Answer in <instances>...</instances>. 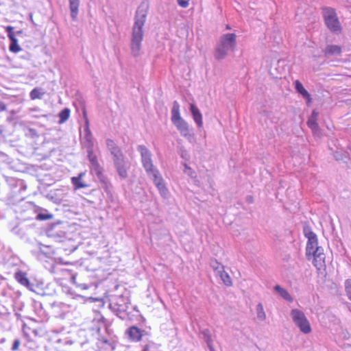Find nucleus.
<instances>
[{
  "instance_id": "obj_1",
  "label": "nucleus",
  "mask_w": 351,
  "mask_h": 351,
  "mask_svg": "<svg viewBox=\"0 0 351 351\" xmlns=\"http://www.w3.org/2000/svg\"><path fill=\"white\" fill-rule=\"evenodd\" d=\"M82 143L87 149L88 160L90 162V173L100 182L101 187L106 191L108 189V178L103 172V167L98 162L96 155L93 153L94 138L88 126V121L86 119L83 128Z\"/></svg>"
},
{
  "instance_id": "obj_2",
  "label": "nucleus",
  "mask_w": 351,
  "mask_h": 351,
  "mask_svg": "<svg viewBox=\"0 0 351 351\" xmlns=\"http://www.w3.org/2000/svg\"><path fill=\"white\" fill-rule=\"evenodd\" d=\"M137 152L140 154L141 157V164L144 168L145 173L147 177L154 182L155 187L159 191L160 195L162 198L167 199L169 196V192L165 185V180L162 178V174L158 168L153 164L152 154L145 147V145H139L137 146Z\"/></svg>"
},
{
  "instance_id": "obj_3",
  "label": "nucleus",
  "mask_w": 351,
  "mask_h": 351,
  "mask_svg": "<svg viewBox=\"0 0 351 351\" xmlns=\"http://www.w3.org/2000/svg\"><path fill=\"white\" fill-rule=\"evenodd\" d=\"M92 331L97 351H113L115 349L116 337L104 317L98 319L97 325L93 327Z\"/></svg>"
},
{
  "instance_id": "obj_4",
  "label": "nucleus",
  "mask_w": 351,
  "mask_h": 351,
  "mask_svg": "<svg viewBox=\"0 0 351 351\" xmlns=\"http://www.w3.org/2000/svg\"><path fill=\"white\" fill-rule=\"evenodd\" d=\"M147 3L143 2L138 6L134 16V23L132 28V38H130V51L134 57L140 55L143 38V27L145 25L147 15Z\"/></svg>"
},
{
  "instance_id": "obj_5",
  "label": "nucleus",
  "mask_w": 351,
  "mask_h": 351,
  "mask_svg": "<svg viewBox=\"0 0 351 351\" xmlns=\"http://www.w3.org/2000/svg\"><path fill=\"white\" fill-rule=\"evenodd\" d=\"M303 234L308 239L306 244V257L313 258V264L317 269L325 266V254L322 247L317 245V237L308 226H303Z\"/></svg>"
},
{
  "instance_id": "obj_6",
  "label": "nucleus",
  "mask_w": 351,
  "mask_h": 351,
  "mask_svg": "<svg viewBox=\"0 0 351 351\" xmlns=\"http://www.w3.org/2000/svg\"><path fill=\"white\" fill-rule=\"evenodd\" d=\"M4 179L8 187L7 199L9 203L15 205L22 202L26 197L27 185L24 180L9 176H5Z\"/></svg>"
},
{
  "instance_id": "obj_7",
  "label": "nucleus",
  "mask_w": 351,
  "mask_h": 351,
  "mask_svg": "<svg viewBox=\"0 0 351 351\" xmlns=\"http://www.w3.org/2000/svg\"><path fill=\"white\" fill-rule=\"evenodd\" d=\"M108 308L117 316L122 320L129 319L130 309L132 306L130 304V297L128 293L122 295H112L110 297Z\"/></svg>"
},
{
  "instance_id": "obj_8",
  "label": "nucleus",
  "mask_w": 351,
  "mask_h": 351,
  "mask_svg": "<svg viewBox=\"0 0 351 351\" xmlns=\"http://www.w3.org/2000/svg\"><path fill=\"white\" fill-rule=\"evenodd\" d=\"M237 36L233 33L223 34L216 43L214 58L217 60H223L229 53L233 52L237 47Z\"/></svg>"
},
{
  "instance_id": "obj_9",
  "label": "nucleus",
  "mask_w": 351,
  "mask_h": 351,
  "mask_svg": "<svg viewBox=\"0 0 351 351\" xmlns=\"http://www.w3.org/2000/svg\"><path fill=\"white\" fill-rule=\"evenodd\" d=\"M171 121L175 127H176L180 134L189 141V142L193 143L194 141V135L190 132L189 125L187 124V122L180 117V104L177 101H174L173 103H172Z\"/></svg>"
},
{
  "instance_id": "obj_10",
  "label": "nucleus",
  "mask_w": 351,
  "mask_h": 351,
  "mask_svg": "<svg viewBox=\"0 0 351 351\" xmlns=\"http://www.w3.org/2000/svg\"><path fill=\"white\" fill-rule=\"evenodd\" d=\"M14 279H16V282L21 284V286L27 288L32 292L41 295L46 294L42 288L43 287V282L34 283V281H31L30 279L27 278L26 272L19 271L14 273Z\"/></svg>"
},
{
  "instance_id": "obj_11",
  "label": "nucleus",
  "mask_w": 351,
  "mask_h": 351,
  "mask_svg": "<svg viewBox=\"0 0 351 351\" xmlns=\"http://www.w3.org/2000/svg\"><path fill=\"white\" fill-rule=\"evenodd\" d=\"M325 25L334 34H339L341 32V25L337 18L335 9L326 7L322 9Z\"/></svg>"
},
{
  "instance_id": "obj_12",
  "label": "nucleus",
  "mask_w": 351,
  "mask_h": 351,
  "mask_svg": "<svg viewBox=\"0 0 351 351\" xmlns=\"http://www.w3.org/2000/svg\"><path fill=\"white\" fill-rule=\"evenodd\" d=\"M290 316L292 318L293 324L299 328L300 331L307 335L312 331L310 322L302 311L298 308H293L290 311Z\"/></svg>"
},
{
  "instance_id": "obj_13",
  "label": "nucleus",
  "mask_w": 351,
  "mask_h": 351,
  "mask_svg": "<svg viewBox=\"0 0 351 351\" xmlns=\"http://www.w3.org/2000/svg\"><path fill=\"white\" fill-rule=\"evenodd\" d=\"M21 205L16 207L14 211L19 215V219L22 221H28L34 219V214L39 210V206L34 204L32 202H21Z\"/></svg>"
},
{
  "instance_id": "obj_14",
  "label": "nucleus",
  "mask_w": 351,
  "mask_h": 351,
  "mask_svg": "<svg viewBox=\"0 0 351 351\" xmlns=\"http://www.w3.org/2000/svg\"><path fill=\"white\" fill-rule=\"evenodd\" d=\"M66 331L64 327H56L49 329L46 332L47 340L51 341V343L61 345H71L72 341L69 340L66 337Z\"/></svg>"
},
{
  "instance_id": "obj_15",
  "label": "nucleus",
  "mask_w": 351,
  "mask_h": 351,
  "mask_svg": "<svg viewBox=\"0 0 351 351\" xmlns=\"http://www.w3.org/2000/svg\"><path fill=\"white\" fill-rule=\"evenodd\" d=\"M106 145H107L108 150L110 152V155H112L113 162L125 160L121 147L113 140L107 138L106 140Z\"/></svg>"
},
{
  "instance_id": "obj_16",
  "label": "nucleus",
  "mask_w": 351,
  "mask_h": 351,
  "mask_svg": "<svg viewBox=\"0 0 351 351\" xmlns=\"http://www.w3.org/2000/svg\"><path fill=\"white\" fill-rule=\"evenodd\" d=\"M5 31L7 33V36H8V38L10 40V51L14 53L21 52L22 49L17 43V39L15 37L14 32V27L12 26H8L5 28Z\"/></svg>"
},
{
  "instance_id": "obj_17",
  "label": "nucleus",
  "mask_w": 351,
  "mask_h": 351,
  "mask_svg": "<svg viewBox=\"0 0 351 351\" xmlns=\"http://www.w3.org/2000/svg\"><path fill=\"white\" fill-rule=\"evenodd\" d=\"M47 236L56 242H64L66 241V233L58 228V225H53L47 230Z\"/></svg>"
},
{
  "instance_id": "obj_18",
  "label": "nucleus",
  "mask_w": 351,
  "mask_h": 351,
  "mask_svg": "<svg viewBox=\"0 0 351 351\" xmlns=\"http://www.w3.org/2000/svg\"><path fill=\"white\" fill-rule=\"evenodd\" d=\"M86 175L85 172L79 173L77 176L71 178V184L73 186V189L75 190L86 189L88 187V184L85 183L82 179Z\"/></svg>"
},
{
  "instance_id": "obj_19",
  "label": "nucleus",
  "mask_w": 351,
  "mask_h": 351,
  "mask_svg": "<svg viewBox=\"0 0 351 351\" xmlns=\"http://www.w3.org/2000/svg\"><path fill=\"white\" fill-rule=\"evenodd\" d=\"M189 111H191L192 118H193L197 127L201 128L202 127V115L199 108L195 104H191L189 105Z\"/></svg>"
},
{
  "instance_id": "obj_20",
  "label": "nucleus",
  "mask_w": 351,
  "mask_h": 351,
  "mask_svg": "<svg viewBox=\"0 0 351 351\" xmlns=\"http://www.w3.org/2000/svg\"><path fill=\"white\" fill-rule=\"evenodd\" d=\"M342 53V49L337 45H328L324 50V56L326 58L339 56Z\"/></svg>"
},
{
  "instance_id": "obj_21",
  "label": "nucleus",
  "mask_w": 351,
  "mask_h": 351,
  "mask_svg": "<svg viewBox=\"0 0 351 351\" xmlns=\"http://www.w3.org/2000/svg\"><path fill=\"white\" fill-rule=\"evenodd\" d=\"M295 91L299 93L300 95H302V98L306 101V104H309L312 102V97H311V95L303 87V85L299 80H295Z\"/></svg>"
},
{
  "instance_id": "obj_22",
  "label": "nucleus",
  "mask_w": 351,
  "mask_h": 351,
  "mask_svg": "<svg viewBox=\"0 0 351 351\" xmlns=\"http://www.w3.org/2000/svg\"><path fill=\"white\" fill-rule=\"evenodd\" d=\"M114 168L117 169L118 176L120 178L125 179L128 178V167H126V162L125 161L113 162Z\"/></svg>"
},
{
  "instance_id": "obj_23",
  "label": "nucleus",
  "mask_w": 351,
  "mask_h": 351,
  "mask_svg": "<svg viewBox=\"0 0 351 351\" xmlns=\"http://www.w3.org/2000/svg\"><path fill=\"white\" fill-rule=\"evenodd\" d=\"M80 5V0H69V9H70L71 19L73 21L77 20Z\"/></svg>"
},
{
  "instance_id": "obj_24",
  "label": "nucleus",
  "mask_w": 351,
  "mask_h": 351,
  "mask_svg": "<svg viewBox=\"0 0 351 351\" xmlns=\"http://www.w3.org/2000/svg\"><path fill=\"white\" fill-rule=\"evenodd\" d=\"M143 331L136 326H131L127 330L128 336H129L130 340L134 342L139 341L142 338Z\"/></svg>"
},
{
  "instance_id": "obj_25",
  "label": "nucleus",
  "mask_w": 351,
  "mask_h": 351,
  "mask_svg": "<svg viewBox=\"0 0 351 351\" xmlns=\"http://www.w3.org/2000/svg\"><path fill=\"white\" fill-rule=\"evenodd\" d=\"M53 217L51 213H49L46 209L39 208V210L34 214V219L39 221H44L51 219Z\"/></svg>"
},
{
  "instance_id": "obj_26",
  "label": "nucleus",
  "mask_w": 351,
  "mask_h": 351,
  "mask_svg": "<svg viewBox=\"0 0 351 351\" xmlns=\"http://www.w3.org/2000/svg\"><path fill=\"white\" fill-rule=\"evenodd\" d=\"M274 291L284 300L290 303L293 302V297H291L290 293H289L287 290H286L285 288L280 287L278 285H276V286L274 287Z\"/></svg>"
},
{
  "instance_id": "obj_27",
  "label": "nucleus",
  "mask_w": 351,
  "mask_h": 351,
  "mask_svg": "<svg viewBox=\"0 0 351 351\" xmlns=\"http://www.w3.org/2000/svg\"><path fill=\"white\" fill-rule=\"evenodd\" d=\"M32 112V117L33 118H44L47 120H49L52 118V115L51 114H41V110L39 108H32L30 110Z\"/></svg>"
},
{
  "instance_id": "obj_28",
  "label": "nucleus",
  "mask_w": 351,
  "mask_h": 351,
  "mask_svg": "<svg viewBox=\"0 0 351 351\" xmlns=\"http://www.w3.org/2000/svg\"><path fill=\"white\" fill-rule=\"evenodd\" d=\"M217 275L221 278V281H223L224 285L230 286L232 285L231 278L224 270L216 272Z\"/></svg>"
},
{
  "instance_id": "obj_29",
  "label": "nucleus",
  "mask_w": 351,
  "mask_h": 351,
  "mask_svg": "<svg viewBox=\"0 0 351 351\" xmlns=\"http://www.w3.org/2000/svg\"><path fill=\"white\" fill-rule=\"evenodd\" d=\"M71 114V110L69 108H65L60 111L58 114L59 117V123H64L69 118V114Z\"/></svg>"
},
{
  "instance_id": "obj_30",
  "label": "nucleus",
  "mask_w": 351,
  "mask_h": 351,
  "mask_svg": "<svg viewBox=\"0 0 351 351\" xmlns=\"http://www.w3.org/2000/svg\"><path fill=\"white\" fill-rule=\"evenodd\" d=\"M256 317L260 321H265L266 319V314L263 309V306L261 303L256 304Z\"/></svg>"
},
{
  "instance_id": "obj_31",
  "label": "nucleus",
  "mask_w": 351,
  "mask_h": 351,
  "mask_svg": "<svg viewBox=\"0 0 351 351\" xmlns=\"http://www.w3.org/2000/svg\"><path fill=\"white\" fill-rule=\"evenodd\" d=\"M308 127L311 129L313 133L315 134L318 130H319V128L318 127L317 122H316V119L314 117L309 118L307 121Z\"/></svg>"
},
{
  "instance_id": "obj_32",
  "label": "nucleus",
  "mask_w": 351,
  "mask_h": 351,
  "mask_svg": "<svg viewBox=\"0 0 351 351\" xmlns=\"http://www.w3.org/2000/svg\"><path fill=\"white\" fill-rule=\"evenodd\" d=\"M43 95V93L41 92V89L39 88H34L30 92V98L32 100L40 99Z\"/></svg>"
},
{
  "instance_id": "obj_33",
  "label": "nucleus",
  "mask_w": 351,
  "mask_h": 351,
  "mask_svg": "<svg viewBox=\"0 0 351 351\" xmlns=\"http://www.w3.org/2000/svg\"><path fill=\"white\" fill-rule=\"evenodd\" d=\"M345 293H346L347 298L351 302V280L346 279L344 282Z\"/></svg>"
},
{
  "instance_id": "obj_34",
  "label": "nucleus",
  "mask_w": 351,
  "mask_h": 351,
  "mask_svg": "<svg viewBox=\"0 0 351 351\" xmlns=\"http://www.w3.org/2000/svg\"><path fill=\"white\" fill-rule=\"evenodd\" d=\"M210 266L212 269H213L215 272H219L221 271H224L223 265L217 261V260H213L210 263Z\"/></svg>"
},
{
  "instance_id": "obj_35",
  "label": "nucleus",
  "mask_w": 351,
  "mask_h": 351,
  "mask_svg": "<svg viewBox=\"0 0 351 351\" xmlns=\"http://www.w3.org/2000/svg\"><path fill=\"white\" fill-rule=\"evenodd\" d=\"M0 162L10 165L12 163V158L0 151Z\"/></svg>"
},
{
  "instance_id": "obj_36",
  "label": "nucleus",
  "mask_w": 351,
  "mask_h": 351,
  "mask_svg": "<svg viewBox=\"0 0 351 351\" xmlns=\"http://www.w3.org/2000/svg\"><path fill=\"white\" fill-rule=\"evenodd\" d=\"M202 335H203V339L206 343H212L211 333L209 330L204 329V330L202 331Z\"/></svg>"
},
{
  "instance_id": "obj_37",
  "label": "nucleus",
  "mask_w": 351,
  "mask_h": 351,
  "mask_svg": "<svg viewBox=\"0 0 351 351\" xmlns=\"http://www.w3.org/2000/svg\"><path fill=\"white\" fill-rule=\"evenodd\" d=\"M11 232H13L14 235H16L21 238H23L25 237L24 231L18 226L12 228Z\"/></svg>"
},
{
  "instance_id": "obj_38",
  "label": "nucleus",
  "mask_w": 351,
  "mask_h": 351,
  "mask_svg": "<svg viewBox=\"0 0 351 351\" xmlns=\"http://www.w3.org/2000/svg\"><path fill=\"white\" fill-rule=\"evenodd\" d=\"M184 173L189 175V176H190L191 178L195 176L194 171H192V169L191 167H189V166H188L186 165V163H184Z\"/></svg>"
},
{
  "instance_id": "obj_39",
  "label": "nucleus",
  "mask_w": 351,
  "mask_h": 351,
  "mask_svg": "<svg viewBox=\"0 0 351 351\" xmlns=\"http://www.w3.org/2000/svg\"><path fill=\"white\" fill-rule=\"evenodd\" d=\"M26 136H29L34 138L37 137L38 135L37 134L36 130L33 128H28L26 132Z\"/></svg>"
},
{
  "instance_id": "obj_40",
  "label": "nucleus",
  "mask_w": 351,
  "mask_h": 351,
  "mask_svg": "<svg viewBox=\"0 0 351 351\" xmlns=\"http://www.w3.org/2000/svg\"><path fill=\"white\" fill-rule=\"evenodd\" d=\"M178 5L182 8H186L189 5V0H177Z\"/></svg>"
},
{
  "instance_id": "obj_41",
  "label": "nucleus",
  "mask_w": 351,
  "mask_h": 351,
  "mask_svg": "<svg viewBox=\"0 0 351 351\" xmlns=\"http://www.w3.org/2000/svg\"><path fill=\"white\" fill-rule=\"evenodd\" d=\"M23 305L20 302H16L14 304V311H22Z\"/></svg>"
},
{
  "instance_id": "obj_42",
  "label": "nucleus",
  "mask_w": 351,
  "mask_h": 351,
  "mask_svg": "<svg viewBox=\"0 0 351 351\" xmlns=\"http://www.w3.org/2000/svg\"><path fill=\"white\" fill-rule=\"evenodd\" d=\"M19 345H20L19 340V339L14 340V343H13V346H12V350L16 351L19 348Z\"/></svg>"
},
{
  "instance_id": "obj_43",
  "label": "nucleus",
  "mask_w": 351,
  "mask_h": 351,
  "mask_svg": "<svg viewBox=\"0 0 351 351\" xmlns=\"http://www.w3.org/2000/svg\"><path fill=\"white\" fill-rule=\"evenodd\" d=\"M76 249H77V247L75 246V245H71V247L70 248H69V249L63 248L64 251L68 252L69 253H71V252H75Z\"/></svg>"
},
{
  "instance_id": "obj_44",
  "label": "nucleus",
  "mask_w": 351,
  "mask_h": 351,
  "mask_svg": "<svg viewBox=\"0 0 351 351\" xmlns=\"http://www.w3.org/2000/svg\"><path fill=\"white\" fill-rule=\"evenodd\" d=\"M34 346V342L30 341L27 342V343L24 345V347L32 349V346Z\"/></svg>"
},
{
  "instance_id": "obj_45",
  "label": "nucleus",
  "mask_w": 351,
  "mask_h": 351,
  "mask_svg": "<svg viewBox=\"0 0 351 351\" xmlns=\"http://www.w3.org/2000/svg\"><path fill=\"white\" fill-rule=\"evenodd\" d=\"M6 110V104L0 101V112Z\"/></svg>"
},
{
  "instance_id": "obj_46",
  "label": "nucleus",
  "mask_w": 351,
  "mask_h": 351,
  "mask_svg": "<svg viewBox=\"0 0 351 351\" xmlns=\"http://www.w3.org/2000/svg\"><path fill=\"white\" fill-rule=\"evenodd\" d=\"M317 115H318L317 112H316V111L314 110H313V112H312L311 117H310L309 118H314L315 119H316V118L317 117Z\"/></svg>"
},
{
  "instance_id": "obj_47",
  "label": "nucleus",
  "mask_w": 351,
  "mask_h": 351,
  "mask_svg": "<svg viewBox=\"0 0 351 351\" xmlns=\"http://www.w3.org/2000/svg\"><path fill=\"white\" fill-rule=\"evenodd\" d=\"M207 348H208L209 351H215L214 348L213 347L212 343H206Z\"/></svg>"
},
{
  "instance_id": "obj_48",
  "label": "nucleus",
  "mask_w": 351,
  "mask_h": 351,
  "mask_svg": "<svg viewBox=\"0 0 351 351\" xmlns=\"http://www.w3.org/2000/svg\"><path fill=\"white\" fill-rule=\"evenodd\" d=\"M207 348H208L209 351H215L214 348L213 347L212 343H206Z\"/></svg>"
},
{
  "instance_id": "obj_49",
  "label": "nucleus",
  "mask_w": 351,
  "mask_h": 351,
  "mask_svg": "<svg viewBox=\"0 0 351 351\" xmlns=\"http://www.w3.org/2000/svg\"><path fill=\"white\" fill-rule=\"evenodd\" d=\"M19 312L20 311H16V310L14 311V315H16V319H18L21 318V315H20Z\"/></svg>"
},
{
  "instance_id": "obj_50",
  "label": "nucleus",
  "mask_w": 351,
  "mask_h": 351,
  "mask_svg": "<svg viewBox=\"0 0 351 351\" xmlns=\"http://www.w3.org/2000/svg\"><path fill=\"white\" fill-rule=\"evenodd\" d=\"M5 217L4 211H3L2 208H0V219H3Z\"/></svg>"
},
{
  "instance_id": "obj_51",
  "label": "nucleus",
  "mask_w": 351,
  "mask_h": 351,
  "mask_svg": "<svg viewBox=\"0 0 351 351\" xmlns=\"http://www.w3.org/2000/svg\"><path fill=\"white\" fill-rule=\"evenodd\" d=\"M81 287V288H82L84 290H86V289H88V285H85V284H82L81 285H80Z\"/></svg>"
},
{
  "instance_id": "obj_52",
  "label": "nucleus",
  "mask_w": 351,
  "mask_h": 351,
  "mask_svg": "<svg viewBox=\"0 0 351 351\" xmlns=\"http://www.w3.org/2000/svg\"><path fill=\"white\" fill-rule=\"evenodd\" d=\"M186 155H187V154H186V152H182V155H181L182 158H184V159H186H186H187V158H186Z\"/></svg>"
},
{
  "instance_id": "obj_53",
  "label": "nucleus",
  "mask_w": 351,
  "mask_h": 351,
  "mask_svg": "<svg viewBox=\"0 0 351 351\" xmlns=\"http://www.w3.org/2000/svg\"><path fill=\"white\" fill-rule=\"evenodd\" d=\"M247 202H248V203H252L253 202V197L252 196H248Z\"/></svg>"
},
{
  "instance_id": "obj_54",
  "label": "nucleus",
  "mask_w": 351,
  "mask_h": 351,
  "mask_svg": "<svg viewBox=\"0 0 351 351\" xmlns=\"http://www.w3.org/2000/svg\"><path fill=\"white\" fill-rule=\"evenodd\" d=\"M12 259H13V263L16 264V261H19V258L15 256H12Z\"/></svg>"
},
{
  "instance_id": "obj_55",
  "label": "nucleus",
  "mask_w": 351,
  "mask_h": 351,
  "mask_svg": "<svg viewBox=\"0 0 351 351\" xmlns=\"http://www.w3.org/2000/svg\"><path fill=\"white\" fill-rule=\"evenodd\" d=\"M16 35L22 34V32H21V30H19V31L16 32Z\"/></svg>"
},
{
  "instance_id": "obj_56",
  "label": "nucleus",
  "mask_w": 351,
  "mask_h": 351,
  "mask_svg": "<svg viewBox=\"0 0 351 351\" xmlns=\"http://www.w3.org/2000/svg\"><path fill=\"white\" fill-rule=\"evenodd\" d=\"M5 342V339L4 338H2L1 340H0V343H3Z\"/></svg>"
},
{
  "instance_id": "obj_57",
  "label": "nucleus",
  "mask_w": 351,
  "mask_h": 351,
  "mask_svg": "<svg viewBox=\"0 0 351 351\" xmlns=\"http://www.w3.org/2000/svg\"><path fill=\"white\" fill-rule=\"evenodd\" d=\"M0 258L5 259V258L3 257L1 252H0Z\"/></svg>"
},
{
  "instance_id": "obj_58",
  "label": "nucleus",
  "mask_w": 351,
  "mask_h": 351,
  "mask_svg": "<svg viewBox=\"0 0 351 351\" xmlns=\"http://www.w3.org/2000/svg\"><path fill=\"white\" fill-rule=\"evenodd\" d=\"M226 29H230V26L228 25H226Z\"/></svg>"
},
{
  "instance_id": "obj_59",
  "label": "nucleus",
  "mask_w": 351,
  "mask_h": 351,
  "mask_svg": "<svg viewBox=\"0 0 351 351\" xmlns=\"http://www.w3.org/2000/svg\"><path fill=\"white\" fill-rule=\"evenodd\" d=\"M75 280V277H73V281L74 282V280Z\"/></svg>"
},
{
  "instance_id": "obj_60",
  "label": "nucleus",
  "mask_w": 351,
  "mask_h": 351,
  "mask_svg": "<svg viewBox=\"0 0 351 351\" xmlns=\"http://www.w3.org/2000/svg\"><path fill=\"white\" fill-rule=\"evenodd\" d=\"M0 132H1V130H0Z\"/></svg>"
}]
</instances>
